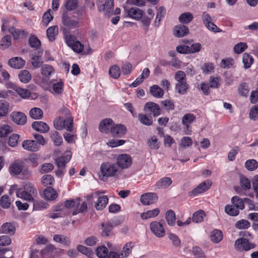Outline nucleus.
I'll list each match as a JSON object with an SVG mask.
<instances>
[{"instance_id":"f257e3e1","label":"nucleus","mask_w":258,"mask_h":258,"mask_svg":"<svg viewBox=\"0 0 258 258\" xmlns=\"http://www.w3.org/2000/svg\"><path fill=\"white\" fill-rule=\"evenodd\" d=\"M38 192L35 186L30 182L25 183L22 187L17 189L16 196L28 202H32L35 206V198L37 196Z\"/></svg>"},{"instance_id":"f03ea898","label":"nucleus","mask_w":258,"mask_h":258,"mask_svg":"<svg viewBox=\"0 0 258 258\" xmlns=\"http://www.w3.org/2000/svg\"><path fill=\"white\" fill-rule=\"evenodd\" d=\"M122 174V170L116 163L106 162L103 163L100 166L99 178L104 180L106 178H118Z\"/></svg>"},{"instance_id":"7ed1b4c3","label":"nucleus","mask_w":258,"mask_h":258,"mask_svg":"<svg viewBox=\"0 0 258 258\" xmlns=\"http://www.w3.org/2000/svg\"><path fill=\"white\" fill-rule=\"evenodd\" d=\"M99 11L103 12L104 15L109 17L113 14L114 2L113 0H98L97 3Z\"/></svg>"},{"instance_id":"20e7f679","label":"nucleus","mask_w":258,"mask_h":258,"mask_svg":"<svg viewBox=\"0 0 258 258\" xmlns=\"http://www.w3.org/2000/svg\"><path fill=\"white\" fill-rule=\"evenodd\" d=\"M54 127L58 130L66 128L68 131L72 132L73 130V118L69 117L66 119L60 117L56 118L53 122Z\"/></svg>"},{"instance_id":"39448f33","label":"nucleus","mask_w":258,"mask_h":258,"mask_svg":"<svg viewBox=\"0 0 258 258\" xmlns=\"http://www.w3.org/2000/svg\"><path fill=\"white\" fill-rule=\"evenodd\" d=\"M234 246L236 250L238 251H248L251 249L254 248L255 245L251 243L245 238H240L235 241Z\"/></svg>"},{"instance_id":"423d86ee","label":"nucleus","mask_w":258,"mask_h":258,"mask_svg":"<svg viewBox=\"0 0 258 258\" xmlns=\"http://www.w3.org/2000/svg\"><path fill=\"white\" fill-rule=\"evenodd\" d=\"M66 41L67 44L74 51L77 53L82 52L84 49V45L80 41L76 40L75 36L73 35L67 36Z\"/></svg>"},{"instance_id":"0eeeda50","label":"nucleus","mask_w":258,"mask_h":258,"mask_svg":"<svg viewBox=\"0 0 258 258\" xmlns=\"http://www.w3.org/2000/svg\"><path fill=\"white\" fill-rule=\"evenodd\" d=\"M163 220L160 222L154 221L150 223V227L151 231L157 237L161 238L164 236L165 231L163 226Z\"/></svg>"},{"instance_id":"6e6552de","label":"nucleus","mask_w":258,"mask_h":258,"mask_svg":"<svg viewBox=\"0 0 258 258\" xmlns=\"http://www.w3.org/2000/svg\"><path fill=\"white\" fill-rule=\"evenodd\" d=\"M98 194V192H96L94 194L88 196L87 198L88 200H90L94 197L97 198L98 200L95 204V208L97 210H102L106 206L108 199L106 196H99Z\"/></svg>"},{"instance_id":"1a4fd4ad","label":"nucleus","mask_w":258,"mask_h":258,"mask_svg":"<svg viewBox=\"0 0 258 258\" xmlns=\"http://www.w3.org/2000/svg\"><path fill=\"white\" fill-rule=\"evenodd\" d=\"M144 111L146 113L153 115L154 116H159L161 113L159 105L153 102L146 103L144 106Z\"/></svg>"},{"instance_id":"9d476101","label":"nucleus","mask_w":258,"mask_h":258,"mask_svg":"<svg viewBox=\"0 0 258 258\" xmlns=\"http://www.w3.org/2000/svg\"><path fill=\"white\" fill-rule=\"evenodd\" d=\"M211 181L210 180H206L200 183L197 187L190 191L188 193V195L190 197H195L207 191L211 186Z\"/></svg>"},{"instance_id":"9b49d317","label":"nucleus","mask_w":258,"mask_h":258,"mask_svg":"<svg viewBox=\"0 0 258 258\" xmlns=\"http://www.w3.org/2000/svg\"><path fill=\"white\" fill-rule=\"evenodd\" d=\"M132 163V160L131 156L127 154H124L119 155L118 156L116 164L122 170V169L129 167Z\"/></svg>"},{"instance_id":"f8f14e48","label":"nucleus","mask_w":258,"mask_h":258,"mask_svg":"<svg viewBox=\"0 0 258 258\" xmlns=\"http://www.w3.org/2000/svg\"><path fill=\"white\" fill-rule=\"evenodd\" d=\"M110 133L114 138H121L126 134V128L122 124H115L114 123Z\"/></svg>"},{"instance_id":"ddd939ff","label":"nucleus","mask_w":258,"mask_h":258,"mask_svg":"<svg viewBox=\"0 0 258 258\" xmlns=\"http://www.w3.org/2000/svg\"><path fill=\"white\" fill-rule=\"evenodd\" d=\"M158 200V196L154 192H147L143 194L140 198L141 202L144 205H149L155 203Z\"/></svg>"},{"instance_id":"4468645a","label":"nucleus","mask_w":258,"mask_h":258,"mask_svg":"<svg viewBox=\"0 0 258 258\" xmlns=\"http://www.w3.org/2000/svg\"><path fill=\"white\" fill-rule=\"evenodd\" d=\"M42 53V50L39 49L34 54H31L30 62L33 69L39 68L42 64L43 62L41 58Z\"/></svg>"},{"instance_id":"2eb2a0df","label":"nucleus","mask_w":258,"mask_h":258,"mask_svg":"<svg viewBox=\"0 0 258 258\" xmlns=\"http://www.w3.org/2000/svg\"><path fill=\"white\" fill-rule=\"evenodd\" d=\"M22 146L24 150L35 152L38 151L40 147L35 140H26L23 142Z\"/></svg>"},{"instance_id":"dca6fc26","label":"nucleus","mask_w":258,"mask_h":258,"mask_svg":"<svg viewBox=\"0 0 258 258\" xmlns=\"http://www.w3.org/2000/svg\"><path fill=\"white\" fill-rule=\"evenodd\" d=\"M114 123L110 118L104 119L100 121L99 124V130L102 133L107 134L111 130Z\"/></svg>"},{"instance_id":"f3484780","label":"nucleus","mask_w":258,"mask_h":258,"mask_svg":"<svg viewBox=\"0 0 258 258\" xmlns=\"http://www.w3.org/2000/svg\"><path fill=\"white\" fill-rule=\"evenodd\" d=\"M72 157V153L70 151H67L64 155L57 157L55 160V163L58 167L63 168L66 164L68 163Z\"/></svg>"},{"instance_id":"a211bd4d","label":"nucleus","mask_w":258,"mask_h":258,"mask_svg":"<svg viewBox=\"0 0 258 258\" xmlns=\"http://www.w3.org/2000/svg\"><path fill=\"white\" fill-rule=\"evenodd\" d=\"M25 63V61L20 57H13L8 61L9 66L15 69H22L24 67Z\"/></svg>"},{"instance_id":"6ab92c4d","label":"nucleus","mask_w":258,"mask_h":258,"mask_svg":"<svg viewBox=\"0 0 258 258\" xmlns=\"http://www.w3.org/2000/svg\"><path fill=\"white\" fill-rule=\"evenodd\" d=\"M11 118L14 122L19 125H24L26 122V115L20 112H13Z\"/></svg>"},{"instance_id":"aec40b11","label":"nucleus","mask_w":258,"mask_h":258,"mask_svg":"<svg viewBox=\"0 0 258 258\" xmlns=\"http://www.w3.org/2000/svg\"><path fill=\"white\" fill-rule=\"evenodd\" d=\"M32 128L37 132L41 133H47L49 130L48 125L45 122L41 121H36L32 124Z\"/></svg>"},{"instance_id":"412c9836","label":"nucleus","mask_w":258,"mask_h":258,"mask_svg":"<svg viewBox=\"0 0 258 258\" xmlns=\"http://www.w3.org/2000/svg\"><path fill=\"white\" fill-rule=\"evenodd\" d=\"M189 30L187 27L183 25H179L174 27V35L177 37H182L188 34Z\"/></svg>"},{"instance_id":"4be33fe9","label":"nucleus","mask_w":258,"mask_h":258,"mask_svg":"<svg viewBox=\"0 0 258 258\" xmlns=\"http://www.w3.org/2000/svg\"><path fill=\"white\" fill-rule=\"evenodd\" d=\"M53 239L56 242L60 243L67 246H69L71 243V241L68 237L62 234H55Z\"/></svg>"},{"instance_id":"5701e85b","label":"nucleus","mask_w":258,"mask_h":258,"mask_svg":"<svg viewBox=\"0 0 258 258\" xmlns=\"http://www.w3.org/2000/svg\"><path fill=\"white\" fill-rule=\"evenodd\" d=\"M62 21L64 26L70 28L76 27L78 24V21L73 19L66 15H63Z\"/></svg>"},{"instance_id":"b1692460","label":"nucleus","mask_w":258,"mask_h":258,"mask_svg":"<svg viewBox=\"0 0 258 258\" xmlns=\"http://www.w3.org/2000/svg\"><path fill=\"white\" fill-rule=\"evenodd\" d=\"M150 93L157 98H162L164 93L163 90L157 85H154L150 87Z\"/></svg>"},{"instance_id":"393cba45","label":"nucleus","mask_w":258,"mask_h":258,"mask_svg":"<svg viewBox=\"0 0 258 258\" xmlns=\"http://www.w3.org/2000/svg\"><path fill=\"white\" fill-rule=\"evenodd\" d=\"M15 227L11 223H5L1 226V231L3 233L13 235L15 232Z\"/></svg>"},{"instance_id":"a878e982","label":"nucleus","mask_w":258,"mask_h":258,"mask_svg":"<svg viewBox=\"0 0 258 258\" xmlns=\"http://www.w3.org/2000/svg\"><path fill=\"white\" fill-rule=\"evenodd\" d=\"M127 13L129 17L137 20H140L143 15V11L138 8H131Z\"/></svg>"},{"instance_id":"bb28decb","label":"nucleus","mask_w":258,"mask_h":258,"mask_svg":"<svg viewBox=\"0 0 258 258\" xmlns=\"http://www.w3.org/2000/svg\"><path fill=\"white\" fill-rule=\"evenodd\" d=\"M15 39H18L21 37H27L28 33L24 30L16 29L14 27H11L8 29Z\"/></svg>"},{"instance_id":"cd10ccee","label":"nucleus","mask_w":258,"mask_h":258,"mask_svg":"<svg viewBox=\"0 0 258 258\" xmlns=\"http://www.w3.org/2000/svg\"><path fill=\"white\" fill-rule=\"evenodd\" d=\"M44 196L46 200L52 201L57 197V194L52 187L49 186L44 190Z\"/></svg>"},{"instance_id":"c85d7f7f","label":"nucleus","mask_w":258,"mask_h":258,"mask_svg":"<svg viewBox=\"0 0 258 258\" xmlns=\"http://www.w3.org/2000/svg\"><path fill=\"white\" fill-rule=\"evenodd\" d=\"M41 72L43 76L49 78L54 73L55 71L52 66L45 64L41 67Z\"/></svg>"},{"instance_id":"c756f323","label":"nucleus","mask_w":258,"mask_h":258,"mask_svg":"<svg viewBox=\"0 0 258 258\" xmlns=\"http://www.w3.org/2000/svg\"><path fill=\"white\" fill-rule=\"evenodd\" d=\"M188 89L189 86L187 84L186 81L177 82L176 84L175 89L180 94L183 95L186 94Z\"/></svg>"},{"instance_id":"7c9ffc66","label":"nucleus","mask_w":258,"mask_h":258,"mask_svg":"<svg viewBox=\"0 0 258 258\" xmlns=\"http://www.w3.org/2000/svg\"><path fill=\"white\" fill-rule=\"evenodd\" d=\"M172 181L170 177H163L159 180L156 184V186L158 188H166L169 187L172 183Z\"/></svg>"},{"instance_id":"2f4dec72","label":"nucleus","mask_w":258,"mask_h":258,"mask_svg":"<svg viewBox=\"0 0 258 258\" xmlns=\"http://www.w3.org/2000/svg\"><path fill=\"white\" fill-rule=\"evenodd\" d=\"M135 246V243L133 242H128L126 243L123 247V250L120 254L122 258L128 256L132 252L133 247Z\"/></svg>"},{"instance_id":"473e14b6","label":"nucleus","mask_w":258,"mask_h":258,"mask_svg":"<svg viewBox=\"0 0 258 258\" xmlns=\"http://www.w3.org/2000/svg\"><path fill=\"white\" fill-rule=\"evenodd\" d=\"M18 77L20 81L24 83H27L32 78L31 74L26 70H21L19 74Z\"/></svg>"},{"instance_id":"72a5a7b5","label":"nucleus","mask_w":258,"mask_h":258,"mask_svg":"<svg viewBox=\"0 0 258 258\" xmlns=\"http://www.w3.org/2000/svg\"><path fill=\"white\" fill-rule=\"evenodd\" d=\"M9 103L5 100H0V117L6 116L9 111Z\"/></svg>"},{"instance_id":"f704fd0d","label":"nucleus","mask_w":258,"mask_h":258,"mask_svg":"<svg viewBox=\"0 0 258 258\" xmlns=\"http://www.w3.org/2000/svg\"><path fill=\"white\" fill-rule=\"evenodd\" d=\"M160 213V210L156 208L152 210L147 211V212L141 214V217L143 219H148L157 216Z\"/></svg>"},{"instance_id":"c9c22d12","label":"nucleus","mask_w":258,"mask_h":258,"mask_svg":"<svg viewBox=\"0 0 258 258\" xmlns=\"http://www.w3.org/2000/svg\"><path fill=\"white\" fill-rule=\"evenodd\" d=\"M206 217V214L204 211L200 210L193 214L192 220L193 222L196 223H201L204 221V219Z\"/></svg>"},{"instance_id":"e433bc0d","label":"nucleus","mask_w":258,"mask_h":258,"mask_svg":"<svg viewBox=\"0 0 258 258\" xmlns=\"http://www.w3.org/2000/svg\"><path fill=\"white\" fill-rule=\"evenodd\" d=\"M165 218L168 224L173 226L175 224V214L173 211L170 210L166 212Z\"/></svg>"},{"instance_id":"4c0bfd02","label":"nucleus","mask_w":258,"mask_h":258,"mask_svg":"<svg viewBox=\"0 0 258 258\" xmlns=\"http://www.w3.org/2000/svg\"><path fill=\"white\" fill-rule=\"evenodd\" d=\"M223 239V234L221 231L215 229L211 235V239L214 243H218Z\"/></svg>"},{"instance_id":"58836bf2","label":"nucleus","mask_w":258,"mask_h":258,"mask_svg":"<svg viewBox=\"0 0 258 258\" xmlns=\"http://www.w3.org/2000/svg\"><path fill=\"white\" fill-rule=\"evenodd\" d=\"M231 203L238 210H243L244 208L243 199L240 198L238 196H235L232 197Z\"/></svg>"},{"instance_id":"ea45409f","label":"nucleus","mask_w":258,"mask_h":258,"mask_svg":"<svg viewBox=\"0 0 258 258\" xmlns=\"http://www.w3.org/2000/svg\"><path fill=\"white\" fill-rule=\"evenodd\" d=\"M30 116L34 119H40L43 116V111L39 108L35 107L32 108L29 112Z\"/></svg>"},{"instance_id":"a19ab883","label":"nucleus","mask_w":258,"mask_h":258,"mask_svg":"<svg viewBox=\"0 0 258 258\" xmlns=\"http://www.w3.org/2000/svg\"><path fill=\"white\" fill-rule=\"evenodd\" d=\"M242 61L244 64V68L247 69L249 68L253 63V58L251 55L247 53H244L243 54Z\"/></svg>"},{"instance_id":"79ce46f5","label":"nucleus","mask_w":258,"mask_h":258,"mask_svg":"<svg viewBox=\"0 0 258 258\" xmlns=\"http://www.w3.org/2000/svg\"><path fill=\"white\" fill-rule=\"evenodd\" d=\"M58 27L56 26H51L47 30V36L48 39L52 41L55 39V36L57 34Z\"/></svg>"},{"instance_id":"37998d69","label":"nucleus","mask_w":258,"mask_h":258,"mask_svg":"<svg viewBox=\"0 0 258 258\" xmlns=\"http://www.w3.org/2000/svg\"><path fill=\"white\" fill-rule=\"evenodd\" d=\"M193 18V16L190 13H184L179 16V21L181 23L188 24L192 20Z\"/></svg>"},{"instance_id":"c03bdc74","label":"nucleus","mask_w":258,"mask_h":258,"mask_svg":"<svg viewBox=\"0 0 258 258\" xmlns=\"http://www.w3.org/2000/svg\"><path fill=\"white\" fill-rule=\"evenodd\" d=\"M167 235L173 245L176 247H180L181 240L177 235L171 232L168 233Z\"/></svg>"},{"instance_id":"a18cd8bd","label":"nucleus","mask_w":258,"mask_h":258,"mask_svg":"<svg viewBox=\"0 0 258 258\" xmlns=\"http://www.w3.org/2000/svg\"><path fill=\"white\" fill-rule=\"evenodd\" d=\"M139 119L141 123L146 125H151L153 123L152 117L148 116L146 114H139Z\"/></svg>"},{"instance_id":"49530a36","label":"nucleus","mask_w":258,"mask_h":258,"mask_svg":"<svg viewBox=\"0 0 258 258\" xmlns=\"http://www.w3.org/2000/svg\"><path fill=\"white\" fill-rule=\"evenodd\" d=\"M102 227V232L101 235L102 236H109L113 228V226L109 223H103L101 224Z\"/></svg>"},{"instance_id":"de8ad7c7","label":"nucleus","mask_w":258,"mask_h":258,"mask_svg":"<svg viewBox=\"0 0 258 258\" xmlns=\"http://www.w3.org/2000/svg\"><path fill=\"white\" fill-rule=\"evenodd\" d=\"M109 74L114 79H117L120 75V70L117 65H113L111 67L109 70Z\"/></svg>"},{"instance_id":"09e8293b","label":"nucleus","mask_w":258,"mask_h":258,"mask_svg":"<svg viewBox=\"0 0 258 258\" xmlns=\"http://www.w3.org/2000/svg\"><path fill=\"white\" fill-rule=\"evenodd\" d=\"M225 212L232 216H235L239 214V211L233 204L232 205H227L225 208Z\"/></svg>"},{"instance_id":"8fccbe9b","label":"nucleus","mask_w":258,"mask_h":258,"mask_svg":"<svg viewBox=\"0 0 258 258\" xmlns=\"http://www.w3.org/2000/svg\"><path fill=\"white\" fill-rule=\"evenodd\" d=\"M11 36L9 35H6L2 38L1 41L0 47L2 49H5L8 48L11 45Z\"/></svg>"},{"instance_id":"3c124183","label":"nucleus","mask_w":258,"mask_h":258,"mask_svg":"<svg viewBox=\"0 0 258 258\" xmlns=\"http://www.w3.org/2000/svg\"><path fill=\"white\" fill-rule=\"evenodd\" d=\"M51 138L56 146H59L62 143V138L57 131L51 133Z\"/></svg>"},{"instance_id":"603ef678","label":"nucleus","mask_w":258,"mask_h":258,"mask_svg":"<svg viewBox=\"0 0 258 258\" xmlns=\"http://www.w3.org/2000/svg\"><path fill=\"white\" fill-rule=\"evenodd\" d=\"M52 93L56 94H60L63 92V83L62 81H60L56 83H54L52 87Z\"/></svg>"},{"instance_id":"864d4df0","label":"nucleus","mask_w":258,"mask_h":258,"mask_svg":"<svg viewBox=\"0 0 258 258\" xmlns=\"http://www.w3.org/2000/svg\"><path fill=\"white\" fill-rule=\"evenodd\" d=\"M239 94L242 96H246L249 91L248 85L246 83H241L238 88Z\"/></svg>"},{"instance_id":"5fc2aeb1","label":"nucleus","mask_w":258,"mask_h":258,"mask_svg":"<svg viewBox=\"0 0 258 258\" xmlns=\"http://www.w3.org/2000/svg\"><path fill=\"white\" fill-rule=\"evenodd\" d=\"M245 166L247 170L253 171L258 167V162L254 159L248 160L246 161Z\"/></svg>"},{"instance_id":"6e6d98bb","label":"nucleus","mask_w":258,"mask_h":258,"mask_svg":"<svg viewBox=\"0 0 258 258\" xmlns=\"http://www.w3.org/2000/svg\"><path fill=\"white\" fill-rule=\"evenodd\" d=\"M54 168V166L50 163H45L41 165L39 168V172L41 174L49 172L52 170Z\"/></svg>"},{"instance_id":"4d7b16f0","label":"nucleus","mask_w":258,"mask_h":258,"mask_svg":"<svg viewBox=\"0 0 258 258\" xmlns=\"http://www.w3.org/2000/svg\"><path fill=\"white\" fill-rule=\"evenodd\" d=\"M54 181L53 177L49 174L44 175L41 178V183L44 186L51 185Z\"/></svg>"},{"instance_id":"13d9d810","label":"nucleus","mask_w":258,"mask_h":258,"mask_svg":"<svg viewBox=\"0 0 258 258\" xmlns=\"http://www.w3.org/2000/svg\"><path fill=\"white\" fill-rule=\"evenodd\" d=\"M11 201L8 196L4 195L0 199V206L4 209H8L10 207Z\"/></svg>"},{"instance_id":"bf43d9fd","label":"nucleus","mask_w":258,"mask_h":258,"mask_svg":"<svg viewBox=\"0 0 258 258\" xmlns=\"http://www.w3.org/2000/svg\"><path fill=\"white\" fill-rule=\"evenodd\" d=\"M108 249L104 246L98 247L96 249V254L100 258H105L108 254Z\"/></svg>"},{"instance_id":"052dcab7","label":"nucleus","mask_w":258,"mask_h":258,"mask_svg":"<svg viewBox=\"0 0 258 258\" xmlns=\"http://www.w3.org/2000/svg\"><path fill=\"white\" fill-rule=\"evenodd\" d=\"M196 119L195 116L191 113L185 114L182 119V123L183 124H190Z\"/></svg>"},{"instance_id":"680f3d73","label":"nucleus","mask_w":258,"mask_h":258,"mask_svg":"<svg viewBox=\"0 0 258 258\" xmlns=\"http://www.w3.org/2000/svg\"><path fill=\"white\" fill-rule=\"evenodd\" d=\"M247 48V45L245 42H239L234 47L235 53L239 54L243 52Z\"/></svg>"},{"instance_id":"e2e57ef3","label":"nucleus","mask_w":258,"mask_h":258,"mask_svg":"<svg viewBox=\"0 0 258 258\" xmlns=\"http://www.w3.org/2000/svg\"><path fill=\"white\" fill-rule=\"evenodd\" d=\"M80 200L79 198L76 199V200L72 199L67 200L64 202V206L68 209H71L75 206H79L80 204Z\"/></svg>"},{"instance_id":"0e129e2a","label":"nucleus","mask_w":258,"mask_h":258,"mask_svg":"<svg viewBox=\"0 0 258 258\" xmlns=\"http://www.w3.org/2000/svg\"><path fill=\"white\" fill-rule=\"evenodd\" d=\"M77 249L78 251L85 254L88 257H90L93 254V252L90 248H88L82 245H78Z\"/></svg>"},{"instance_id":"69168bd1","label":"nucleus","mask_w":258,"mask_h":258,"mask_svg":"<svg viewBox=\"0 0 258 258\" xmlns=\"http://www.w3.org/2000/svg\"><path fill=\"white\" fill-rule=\"evenodd\" d=\"M156 136L152 137L151 139L148 141V144L151 150H156L159 148V143Z\"/></svg>"},{"instance_id":"338daca9","label":"nucleus","mask_w":258,"mask_h":258,"mask_svg":"<svg viewBox=\"0 0 258 258\" xmlns=\"http://www.w3.org/2000/svg\"><path fill=\"white\" fill-rule=\"evenodd\" d=\"M192 252L196 258H205V255L202 249L198 246H194L192 249Z\"/></svg>"},{"instance_id":"774afa93","label":"nucleus","mask_w":258,"mask_h":258,"mask_svg":"<svg viewBox=\"0 0 258 258\" xmlns=\"http://www.w3.org/2000/svg\"><path fill=\"white\" fill-rule=\"evenodd\" d=\"M249 114L251 119L253 120L258 119V105H255L252 107Z\"/></svg>"}]
</instances>
